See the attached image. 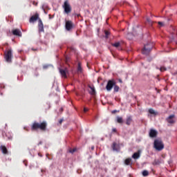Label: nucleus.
Masks as SVG:
<instances>
[{"instance_id":"f257e3e1","label":"nucleus","mask_w":177,"mask_h":177,"mask_svg":"<svg viewBox=\"0 0 177 177\" xmlns=\"http://www.w3.org/2000/svg\"><path fill=\"white\" fill-rule=\"evenodd\" d=\"M46 127H48V123H46V121H43L41 123L34 122L31 126V130L37 131V129H40L41 131H46Z\"/></svg>"},{"instance_id":"f03ea898","label":"nucleus","mask_w":177,"mask_h":177,"mask_svg":"<svg viewBox=\"0 0 177 177\" xmlns=\"http://www.w3.org/2000/svg\"><path fill=\"white\" fill-rule=\"evenodd\" d=\"M165 147L164 142L161 139H156L153 141V149H156L157 151H161Z\"/></svg>"},{"instance_id":"7ed1b4c3","label":"nucleus","mask_w":177,"mask_h":177,"mask_svg":"<svg viewBox=\"0 0 177 177\" xmlns=\"http://www.w3.org/2000/svg\"><path fill=\"white\" fill-rule=\"evenodd\" d=\"M4 59L7 63H12L13 59V50L12 48L4 52Z\"/></svg>"},{"instance_id":"20e7f679","label":"nucleus","mask_w":177,"mask_h":177,"mask_svg":"<svg viewBox=\"0 0 177 177\" xmlns=\"http://www.w3.org/2000/svg\"><path fill=\"white\" fill-rule=\"evenodd\" d=\"M62 8L64 9V13H66V15H70V13H71L72 8L70 3H68V1H64Z\"/></svg>"},{"instance_id":"39448f33","label":"nucleus","mask_w":177,"mask_h":177,"mask_svg":"<svg viewBox=\"0 0 177 177\" xmlns=\"http://www.w3.org/2000/svg\"><path fill=\"white\" fill-rule=\"evenodd\" d=\"M153 49V45L151 44H147L144 46V48L142 50V55H149L151 50Z\"/></svg>"},{"instance_id":"423d86ee","label":"nucleus","mask_w":177,"mask_h":177,"mask_svg":"<svg viewBox=\"0 0 177 177\" xmlns=\"http://www.w3.org/2000/svg\"><path fill=\"white\" fill-rule=\"evenodd\" d=\"M115 80H109L106 86V89L108 91H111V89H113V86H115Z\"/></svg>"},{"instance_id":"0eeeda50","label":"nucleus","mask_w":177,"mask_h":177,"mask_svg":"<svg viewBox=\"0 0 177 177\" xmlns=\"http://www.w3.org/2000/svg\"><path fill=\"white\" fill-rule=\"evenodd\" d=\"M166 121L169 124H175V115H169Z\"/></svg>"},{"instance_id":"6e6552de","label":"nucleus","mask_w":177,"mask_h":177,"mask_svg":"<svg viewBox=\"0 0 177 177\" xmlns=\"http://www.w3.org/2000/svg\"><path fill=\"white\" fill-rule=\"evenodd\" d=\"M157 135H158V132L157 130H154L153 129L149 131V138H157Z\"/></svg>"},{"instance_id":"1a4fd4ad","label":"nucleus","mask_w":177,"mask_h":177,"mask_svg":"<svg viewBox=\"0 0 177 177\" xmlns=\"http://www.w3.org/2000/svg\"><path fill=\"white\" fill-rule=\"evenodd\" d=\"M66 29L67 31H70L73 28V21H66L65 24Z\"/></svg>"},{"instance_id":"9d476101","label":"nucleus","mask_w":177,"mask_h":177,"mask_svg":"<svg viewBox=\"0 0 177 177\" xmlns=\"http://www.w3.org/2000/svg\"><path fill=\"white\" fill-rule=\"evenodd\" d=\"M38 30L39 32H44V24L42 23V20L39 19L38 23Z\"/></svg>"},{"instance_id":"9b49d317","label":"nucleus","mask_w":177,"mask_h":177,"mask_svg":"<svg viewBox=\"0 0 177 177\" xmlns=\"http://www.w3.org/2000/svg\"><path fill=\"white\" fill-rule=\"evenodd\" d=\"M39 18V15L38 14H35V15H32L29 21L30 23H34V21H37L38 19Z\"/></svg>"},{"instance_id":"f8f14e48","label":"nucleus","mask_w":177,"mask_h":177,"mask_svg":"<svg viewBox=\"0 0 177 177\" xmlns=\"http://www.w3.org/2000/svg\"><path fill=\"white\" fill-rule=\"evenodd\" d=\"M12 35H17V37H21V31L19 29H14L12 30Z\"/></svg>"},{"instance_id":"ddd939ff","label":"nucleus","mask_w":177,"mask_h":177,"mask_svg":"<svg viewBox=\"0 0 177 177\" xmlns=\"http://www.w3.org/2000/svg\"><path fill=\"white\" fill-rule=\"evenodd\" d=\"M132 121H133L132 115L127 116L126 125H128V126L131 125V124H132Z\"/></svg>"},{"instance_id":"4468645a","label":"nucleus","mask_w":177,"mask_h":177,"mask_svg":"<svg viewBox=\"0 0 177 177\" xmlns=\"http://www.w3.org/2000/svg\"><path fill=\"white\" fill-rule=\"evenodd\" d=\"M112 149L113 151H120V145L117 144L116 142H113Z\"/></svg>"},{"instance_id":"2eb2a0df","label":"nucleus","mask_w":177,"mask_h":177,"mask_svg":"<svg viewBox=\"0 0 177 177\" xmlns=\"http://www.w3.org/2000/svg\"><path fill=\"white\" fill-rule=\"evenodd\" d=\"M0 150L1 151V153H3V154H8V149L6 148V147L5 145H1L0 147Z\"/></svg>"},{"instance_id":"dca6fc26","label":"nucleus","mask_w":177,"mask_h":177,"mask_svg":"<svg viewBox=\"0 0 177 177\" xmlns=\"http://www.w3.org/2000/svg\"><path fill=\"white\" fill-rule=\"evenodd\" d=\"M88 88L91 90L88 92L90 95H96V90L95 89V86H88Z\"/></svg>"},{"instance_id":"f3484780","label":"nucleus","mask_w":177,"mask_h":177,"mask_svg":"<svg viewBox=\"0 0 177 177\" xmlns=\"http://www.w3.org/2000/svg\"><path fill=\"white\" fill-rule=\"evenodd\" d=\"M59 73L62 77H64V78H67V73H66V70L59 68Z\"/></svg>"},{"instance_id":"a211bd4d","label":"nucleus","mask_w":177,"mask_h":177,"mask_svg":"<svg viewBox=\"0 0 177 177\" xmlns=\"http://www.w3.org/2000/svg\"><path fill=\"white\" fill-rule=\"evenodd\" d=\"M140 157V153L139 152H136L132 155V158H134V160H138Z\"/></svg>"},{"instance_id":"6ab92c4d","label":"nucleus","mask_w":177,"mask_h":177,"mask_svg":"<svg viewBox=\"0 0 177 177\" xmlns=\"http://www.w3.org/2000/svg\"><path fill=\"white\" fill-rule=\"evenodd\" d=\"M125 165H131L132 164V159L131 158H127L124 160Z\"/></svg>"},{"instance_id":"aec40b11","label":"nucleus","mask_w":177,"mask_h":177,"mask_svg":"<svg viewBox=\"0 0 177 177\" xmlns=\"http://www.w3.org/2000/svg\"><path fill=\"white\" fill-rule=\"evenodd\" d=\"M149 114H153V115H157V114H158V112H156L155 110L153 109H149Z\"/></svg>"},{"instance_id":"412c9836","label":"nucleus","mask_w":177,"mask_h":177,"mask_svg":"<svg viewBox=\"0 0 177 177\" xmlns=\"http://www.w3.org/2000/svg\"><path fill=\"white\" fill-rule=\"evenodd\" d=\"M117 122H118V124H123L124 120L122 119V117L118 116L117 117Z\"/></svg>"},{"instance_id":"4be33fe9","label":"nucleus","mask_w":177,"mask_h":177,"mask_svg":"<svg viewBox=\"0 0 177 177\" xmlns=\"http://www.w3.org/2000/svg\"><path fill=\"white\" fill-rule=\"evenodd\" d=\"M112 46H114V48H120V46H121V43L120 41L113 43L112 44Z\"/></svg>"},{"instance_id":"5701e85b","label":"nucleus","mask_w":177,"mask_h":177,"mask_svg":"<svg viewBox=\"0 0 177 177\" xmlns=\"http://www.w3.org/2000/svg\"><path fill=\"white\" fill-rule=\"evenodd\" d=\"M152 164L153 165H160V164H161V160L156 159Z\"/></svg>"},{"instance_id":"b1692460","label":"nucleus","mask_w":177,"mask_h":177,"mask_svg":"<svg viewBox=\"0 0 177 177\" xmlns=\"http://www.w3.org/2000/svg\"><path fill=\"white\" fill-rule=\"evenodd\" d=\"M77 71L78 73H82V67H81V62L77 64Z\"/></svg>"},{"instance_id":"393cba45","label":"nucleus","mask_w":177,"mask_h":177,"mask_svg":"<svg viewBox=\"0 0 177 177\" xmlns=\"http://www.w3.org/2000/svg\"><path fill=\"white\" fill-rule=\"evenodd\" d=\"M41 9H42V10L49 9V6H48V3H44L41 6Z\"/></svg>"},{"instance_id":"a878e982","label":"nucleus","mask_w":177,"mask_h":177,"mask_svg":"<svg viewBox=\"0 0 177 177\" xmlns=\"http://www.w3.org/2000/svg\"><path fill=\"white\" fill-rule=\"evenodd\" d=\"M142 176H149V171H147V170H144V171H142Z\"/></svg>"},{"instance_id":"bb28decb","label":"nucleus","mask_w":177,"mask_h":177,"mask_svg":"<svg viewBox=\"0 0 177 177\" xmlns=\"http://www.w3.org/2000/svg\"><path fill=\"white\" fill-rule=\"evenodd\" d=\"M113 86H114V92H118L120 91V86L115 84Z\"/></svg>"},{"instance_id":"cd10ccee","label":"nucleus","mask_w":177,"mask_h":177,"mask_svg":"<svg viewBox=\"0 0 177 177\" xmlns=\"http://www.w3.org/2000/svg\"><path fill=\"white\" fill-rule=\"evenodd\" d=\"M104 34H105V38H109V35H110V32H109V30H105Z\"/></svg>"},{"instance_id":"c85d7f7f","label":"nucleus","mask_w":177,"mask_h":177,"mask_svg":"<svg viewBox=\"0 0 177 177\" xmlns=\"http://www.w3.org/2000/svg\"><path fill=\"white\" fill-rule=\"evenodd\" d=\"M76 151H77V148H73L69 150V153H71V154H73V153H75Z\"/></svg>"},{"instance_id":"c756f323","label":"nucleus","mask_w":177,"mask_h":177,"mask_svg":"<svg viewBox=\"0 0 177 177\" xmlns=\"http://www.w3.org/2000/svg\"><path fill=\"white\" fill-rule=\"evenodd\" d=\"M147 21L149 22V24L150 26H153V21H151L150 19L147 18Z\"/></svg>"},{"instance_id":"7c9ffc66","label":"nucleus","mask_w":177,"mask_h":177,"mask_svg":"<svg viewBox=\"0 0 177 177\" xmlns=\"http://www.w3.org/2000/svg\"><path fill=\"white\" fill-rule=\"evenodd\" d=\"M160 71H167V68H165V66H161L160 68Z\"/></svg>"},{"instance_id":"2f4dec72","label":"nucleus","mask_w":177,"mask_h":177,"mask_svg":"<svg viewBox=\"0 0 177 177\" xmlns=\"http://www.w3.org/2000/svg\"><path fill=\"white\" fill-rule=\"evenodd\" d=\"M158 26H160V27H164V24H163L162 22H161V21H158Z\"/></svg>"},{"instance_id":"473e14b6","label":"nucleus","mask_w":177,"mask_h":177,"mask_svg":"<svg viewBox=\"0 0 177 177\" xmlns=\"http://www.w3.org/2000/svg\"><path fill=\"white\" fill-rule=\"evenodd\" d=\"M48 67H49V65H44V66H43V68H44V70H46V68H48Z\"/></svg>"},{"instance_id":"72a5a7b5","label":"nucleus","mask_w":177,"mask_h":177,"mask_svg":"<svg viewBox=\"0 0 177 177\" xmlns=\"http://www.w3.org/2000/svg\"><path fill=\"white\" fill-rule=\"evenodd\" d=\"M0 88H1V89H3V88H5V85L1 84H0Z\"/></svg>"},{"instance_id":"f704fd0d","label":"nucleus","mask_w":177,"mask_h":177,"mask_svg":"<svg viewBox=\"0 0 177 177\" xmlns=\"http://www.w3.org/2000/svg\"><path fill=\"white\" fill-rule=\"evenodd\" d=\"M48 16H49L50 20L53 19V17H55V16H53V15L52 16L51 15H49Z\"/></svg>"},{"instance_id":"c9c22d12","label":"nucleus","mask_w":177,"mask_h":177,"mask_svg":"<svg viewBox=\"0 0 177 177\" xmlns=\"http://www.w3.org/2000/svg\"><path fill=\"white\" fill-rule=\"evenodd\" d=\"M33 5H35V6H37V5H38V3L37 2H35V1H33Z\"/></svg>"},{"instance_id":"e433bc0d","label":"nucleus","mask_w":177,"mask_h":177,"mask_svg":"<svg viewBox=\"0 0 177 177\" xmlns=\"http://www.w3.org/2000/svg\"><path fill=\"white\" fill-rule=\"evenodd\" d=\"M88 109L87 108H84V113H86V111H88Z\"/></svg>"},{"instance_id":"4c0bfd02","label":"nucleus","mask_w":177,"mask_h":177,"mask_svg":"<svg viewBox=\"0 0 177 177\" xmlns=\"http://www.w3.org/2000/svg\"><path fill=\"white\" fill-rule=\"evenodd\" d=\"M63 122V119H60L59 120V124H62Z\"/></svg>"},{"instance_id":"58836bf2","label":"nucleus","mask_w":177,"mask_h":177,"mask_svg":"<svg viewBox=\"0 0 177 177\" xmlns=\"http://www.w3.org/2000/svg\"><path fill=\"white\" fill-rule=\"evenodd\" d=\"M112 131H113V132H117V129L113 128V129H112Z\"/></svg>"},{"instance_id":"ea45409f","label":"nucleus","mask_w":177,"mask_h":177,"mask_svg":"<svg viewBox=\"0 0 177 177\" xmlns=\"http://www.w3.org/2000/svg\"><path fill=\"white\" fill-rule=\"evenodd\" d=\"M21 52H23V50H18L19 53H21Z\"/></svg>"},{"instance_id":"a19ab883","label":"nucleus","mask_w":177,"mask_h":177,"mask_svg":"<svg viewBox=\"0 0 177 177\" xmlns=\"http://www.w3.org/2000/svg\"><path fill=\"white\" fill-rule=\"evenodd\" d=\"M112 113L114 114V113H117V110L112 111Z\"/></svg>"},{"instance_id":"79ce46f5","label":"nucleus","mask_w":177,"mask_h":177,"mask_svg":"<svg viewBox=\"0 0 177 177\" xmlns=\"http://www.w3.org/2000/svg\"><path fill=\"white\" fill-rule=\"evenodd\" d=\"M41 144H42V141H40V142L37 144V145L39 146V145H41Z\"/></svg>"},{"instance_id":"37998d69","label":"nucleus","mask_w":177,"mask_h":177,"mask_svg":"<svg viewBox=\"0 0 177 177\" xmlns=\"http://www.w3.org/2000/svg\"><path fill=\"white\" fill-rule=\"evenodd\" d=\"M91 150H95V146L91 147Z\"/></svg>"},{"instance_id":"c03bdc74","label":"nucleus","mask_w":177,"mask_h":177,"mask_svg":"<svg viewBox=\"0 0 177 177\" xmlns=\"http://www.w3.org/2000/svg\"><path fill=\"white\" fill-rule=\"evenodd\" d=\"M45 15H48V12L46 11V10H43Z\"/></svg>"},{"instance_id":"a18cd8bd","label":"nucleus","mask_w":177,"mask_h":177,"mask_svg":"<svg viewBox=\"0 0 177 177\" xmlns=\"http://www.w3.org/2000/svg\"><path fill=\"white\" fill-rule=\"evenodd\" d=\"M0 95H1V96H3V93H1V92H0Z\"/></svg>"},{"instance_id":"49530a36","label":"nucleus","mask_w":177,"mask_h":177,"mask_svg":"<svg viewBox=\"0 0 177 177\" xmlns=\"http://www.w3.org/2000/svg\"><path fill=\"white\" fill-rule=\"evenodd\" d=\"M77 17H80V16H81V15L77 14Z\"/></svg>"},{"instance_id":"de8ad7c7","label":"nucleus","mask_w":177,"mask_h":177,"mask_svg":"<svg viewBox=\"0 0 177 177\" xmlns=\"http://www.w3.org/2000/svg\"><path fill=\"white\" fill-rule=\"evenodd\" d=\"M32 50H37V49L32 48Z\"/></svg>"},{"instance_id":"09e8293b","label":"nucleus","mask_w":177,"mask_h":177,"mask_svg":"<svg viewBox=\"0 0 177 177\" xmlns=\"http://www.w3.org/2000/svg\"><path fill=\"white\" fill-rule=\"evenodd\" d=\"M41 172H44V169H41Z\"/></svg>"},{"instance_id":"8fccbe9b","label":"nucleus","mask_w":177,"mask_h":177,"mask_svg":"<svg viewBox=\"0 0 177 177\" xmlns=\"http://www.w3.org/2000/svg\"><path fill=\"white\" fill-rule=\"evenodd\" d=\"M26 167H27V164H25Z\"/></svg>"},{"instance_id":"3c124183","label":"nucleus","mask_w":177,"mask_h":177,"mask_svg":"<svg viewBox=\"0 0 177 177\" xmlns=\"http://www.w3.org/2000/svg\"><path fill=\"white\" fill-rule=\"evenodd\" d=\"M39 156H41V155H39Z\"/></svg>"},{"instance_id":"603ef678","label":"nucleus","mask_w":177,"mask_h":177,"mask_svg":"<svg viewBox=\"0 0 177 177\" xmlns=\"http://www.w3.org/2000/svg\"><path fill=\"white\" fill-rule=\"evenodd\" d=\"M39 156H41V155H39Z\"/></svg>"}]
</instances>
